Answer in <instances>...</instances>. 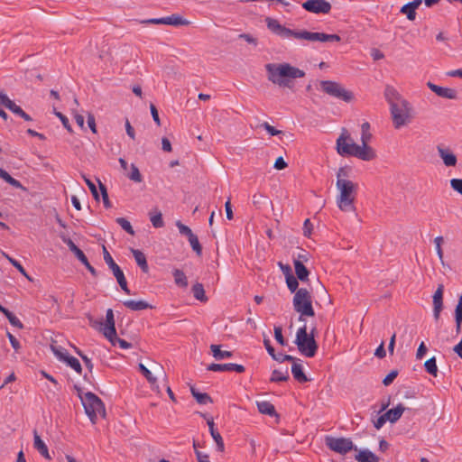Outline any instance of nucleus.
<instances>
[{
  "label": "nucleus",
  "mask_w": 462,
  "mask_h": 462,
  "mask_svg": "<svg viewBox=\"0 0 462 462\" xmlns=\"http://www.w3.org/2000/svg\"><path fill=\"white\" fill-rule=\"evenodd\" d=\"M309 258H310V254L308 252L302 250L300 253H299L297 254V256L293 257V263L296 262H300L302 264H304V263L309 261Z\"/></svg>",
  "instance_id": "4d7b16f0"
},
{
  "label": "nucleus",
  "mask_w": 462,
  "mask_h": 462,
  "mask_svg": "<svg viewBox=\"0 0 462 462\" xmlns=\"http://www.w3.org/2000/svg\"><path fill=\"white\" fill-rule=\"evenodd\" d=\"M131 252L138 266L144 273H147L149 272V266L145 254L142 251L134 248L131 249Z\"/></svg>",
  "instance_id": "4be33fe9"
},
{
  "label": "nucleus",
  "mask_w": 462,
  "mask_h": 462,
  "mask_svg": "<svg viewBox=\"0 0 462 462\" xmlns=\"http://www.w3.org/2000/svg\"><path fill=\"white\" fill-rule=\"evenodd\" d=\"M316 331L314 327L309 333L306 325L297 330L295 344L299 351L307 357H313L317 353L319 346L315 340Z\"/></svg>",
  "instance_id": "423d86ee"
},
{
  "label": "nucleus",
  "mask_w": 462,
  "mask_h": 462,
  "mask_svg": "<svg viewBox=\"0 0 462 462\" xmlns=\"http://www.w3.org/2000/svg\"><path fill=\"white\" fill-rule=\"evenodd\" d=\"M54 114L57 117H59L63 125V126L69 132H72L71 125L69 124V121L66 116H64L62 113L54 111Z\"/></svg>",
  "instance_id": "5fc2aeb1"
},
{
  "label": "nucleus",
  "mask_w": 462,
  "mask_h": 462,
  "mask_svg": "<svg viewBox=\"0 0 462 462\" xmlns=\"http://www.w3.org/2000/svg\"><path fill=\"white\" fill-rule=\"evenodd\" d=\"M75 389L78 392L87 415L93 424L96 423L97 416H106L105 405L98 396L91 392L83 394L81 389L78 386H75Z\"/></svg>",
  "instance_id": "39448f33"
},
{
  "label": "nucleus",
  "mask_w": 462,
  "mask_h": 462,
  "mask_svg": "<svg viewBox=\"0 0 462 462\" xmlns=\"http://www.w3.org/2000/svg\"><path fill=\"white\" fill-rule=\"evenodd\" d=\"M116 281L119 284V286L121 287V289L127 294H130V290L128 289V286H127V282H126V279L125 277V274L122 273L121 275L117 276L116 278Z\"/></svg>",
  "instance_id": "13d9d810"
},
{
  "label": "nucleus",
  "mask_w": 462,
  "mask_h": 462,
  "mask_svg": "<svg viewBox=\"0 0 462 462\" xmlns=\"http://www.w3.org/2000/svg\"><path fill=\"white\" fill-rule=\"evenodd\" d=\"M262 127H263L270 135L275 136L282 134V131L275 129L273 126L269 125L267 122H264L261 125Z\"/></svg>",
  "instance_id": "680f3d73"
},
{
  "label": "nucleus",
  "mask_w": 462,
  "mask_h": 462,
  "mask_svg": "<svg viewBox=\"0 0 462 462\" xmlns=\"http://www.w3.org/2000/svg\"><path fill=\"white\" fill-rule=\"evenodd\" d=\"M192 293L196 300H199L202 302H205L208 300V298L205 295V290L201 283H196L192 286Z\"/></svg>",
  "instance_id": "c9c22d12"
},
{
  "label": "nucleus",
  "mask_w": 462,
  "mask_h": 462,
  "mask_svg": "<svg viewBox=\"0 0 462 462\" xmlns=\"http://www.w3.org/2000/svg\"><path fill=\"white\" fill-rule=\"evenodd\" d=\"M88 319L90 326L95 328H98L107 339L116 337V330L115 326L114 312L112 309H108L106 310L105 322L102 320L98 321L95 319L91 315H88Z\"/></svg>",
  "instance_id": "1a4fd4ad"
},
{
  "label": "nucleus",
  "mask_w": 462,
  "mask_h": 462,
  "mask_svg": "<svg viewBox=\"0 0 462 462\" xmlns=\"http://www.w3.org/2000/svg\"><path fill=\"white\" fill-rule=\"evenodd\" d=\"M33 447L35 449L38 450V452L46 459L51 460V457L49 453L48 447L43 442V440L41 439L40 435L38 434L37 430L33 431Z\"/></svg>",
  "instance_id": "6ab92c4d"
},
{
  "label": "nucleus",
  "mask_w": 462,
  "mask_h": 462,
  "mask_svg": "<svg viewBox=\"0 0 462 462\" xmlns=\"http://www.w3.org/2000/svg\"><path fill=\"white\" fill-rule=\"evenodd\" d=\"M138 366H139V371L147 379V381L151 383L152 388L153 390H156L159 393L160 390H159V385L157 384V378L152 375V372L143 364H139Z\"/></svg>",
  "instance_id": "cd10ccee"
},
{
  "label": "nucleus",
  "mask_w": 462,
  "mask_h": 462,
  "mask_svg": "<svg viewBox=\"0 0 462 462\" xmlns=\"http://www.w3.org/2000/svg\"><path fill=\"white\" fill-rule=\"evenodd\" d=\"M103 255L106 263L108 265L116 278L124 273L119 265L114 261L105 245H103Z\"/></svg>",
  "instance_id": "aec40b11"
},
{
  "label": "nucleus",
  "mask_w": 462,
  "mask_h": 462,
  "mask_svg": "<svg viewBox=\"0 0 462 462\" xmlns=\"http://www.w3.org/2000/svg\"><path fill=\"white\" fill-rule=\"evenodd\" d=\"M127 177L134 181V182H141L143 180L142 174L140 173L139 169L136 167L135 164H131V171L128 173Z\"/></svg>",
  "instance_id": "37998d69"
},
{
  "label": "nucleus",
  "mask_w": 462,
  "mask_h": 462,
  "mask_svg": "<svg viewBox=\"0 0 462 462\" xmlns=\"http://www.w3.org/2000/svg\"><path fill=\"white\" fill-rule=\"evenodd\" d=\"M325 444L330 450L341 455H345L352 449L356 450V447L354 446L353 441L348 438L327 436L325 438Z\"/></svg>",
  "instance_id": "9b49d317"
},
{
  "label": "nucleus",
  "mask_w": 462,
  "mask_h": 462,
  "mask_svg": "<svg viewBox=\"0 0 462 462\" xmlns=\"http://www.w3.org/2000/svg\"><path fill=\"white\" fill-rule=\"evenodd\" d=\"M268 80L283 88H291V79L303 78L305 72L290 63H267L265 65Z\"/></svg>",
  "instance_id": "7ed1b4c3"
},
{
  "label": "nucleus",
  "mask_w": 462,
  "mask_h": 462,
  "mask_svg": "<svg viewBox=\"0 0 462 462\" xmlns=\"http://www.w3.org/2000/svg\"><path fill=\"white\" fill-rule=\"evenodd\" d=\"M203 417L207 420V423L209 429V432L213 439L215 440L217 444V448L218 451L223 452L225 449V445L223 439L220 435V433L215 429V423L212 417H207L205 414H203Z\"/></svg>",
  "instance_id": "a211bd4d"
},
{
  "label": "nucleus",
  "mask_w": 462,
  "mask_h": 462,
  "mask_svg": "<svg viewBox=\"0 0 462 462\" xmlns=\"http://www.w3.org/2000/svg\"><path fill=\"white\" fill-rule=\"evenodd\" d=\"M176 226L178 227L180 233L183 236H186L188 238L194 235L192 230L188 226L182 224L180 220L176 222Z\"/></svg>",
  "instance_id": "3c124183"
},
{
  "label": "nucleus",
  "mask_w": 462,
  "mask_h": 462,
  "mask_svg": "<svg viewBox=\"0 0 462 462\" xmlns=\"http://www.w3.org/2000/svg\"><path fill=\"white\" fill-rule=\"evenodd\" d=\"M98 184H99V189L101 191V195H102V199H103V204L106 208H110L112 207V205H111V202L108 198L106 188L99 180H98Z\"/></svg>",
  "instance_id": "49530a36"
},
{
  "label": "nucleus",
  "mask_w": 462,
  "mask_h": 462,
  "mask_svg": "<svg viewBox=\"0 0 462 462\" xmlns=\"http://www.w3.org/2000/svg\"><path fill=\"white\" fill-rule=\"evenodd\" d=\"M400 12H401L402 14H406V16H407L408 20H410V21H413V20H415V17H416V12H415V11H413V10L410 7V5H409L408 4L404 5L401 8Z\"/></svg>",
  "instance_id": "603ef678"
},
{
  "label": "nucleus",
  "mask_w": 462,
  "mask_h": 462,
  "mask_svg": "<svg viewBox=\"0 0 462 462\" xmlns=\"http://www.w3.org/2000/svg\"><path fill=\"white\" fill-rule=\"evenodd\" d=\"M351 171L350 167L345 166L340 167L337 172L336 186L339 190L337 204L339 209L345 212H354L356 210L354 201L357 184L348 180Z\"/></svg>",
  "instance_id": "f03ea898"
},
{
  "label": "nucleus",
  "mask_w": 462,
  "mask_h": 462,
  "mask_svg": "<svg viewBox=\"0 0 462 462\" xmlns=\"http://www.w3.org/2000/svg\"><path fill=\"white\" fill-rule=\"evenodd\" d=\"M165 24L173 26L188 25L189 21L183 19L178 14H172L171 16L165 17Z\"/></svg>",
  "instance_id": "f704fd0d"
},
{
  "label": "nucleus",
  "mask_w": 462,
  "mask_h": 462,
  "mask_svg": "<svg viewBox=\"0 0 462 462\" xmlns=\"http://www.w3.org/2000/svg\"><path fill=\"white\" fill-rule=\"evenodd\" d=\"M124 306L134 311L143 310L146 309H152V306L144 300H128L123 302Z\"/></svg>",
  "instance_id": "393cba45"
},
{
  "label": "nucleus",
  "mask_w": 462,
  "mask_h": 462,
  "mask_svg": "<svg viewBox=\"0 0 462 462\" xmlns=\"http://www.w3.org/2000/svg\"><path fill=\"white\" fill-rule=\"evenodd\" d=\"M3 255L9 261V263L14 266L23 275H24L25 277H28L27 273H26V271L25 269L22 266V264L16 261L15 259L10 257L8 254H6L5 253L3 252Z\"/></svg>",
  "instance_id": "de8ad7c7"
},
{
  "label": "nucleus",
  "mask_w": 462,
  "mask_h": 462,
  "mask_svg": "<svg viewBox=\"0 0 462 462\" xmlns=\"http://www.w3.org/2000/svg\"><path fill=\"white\" fill-rule=\"evenodd\" d=\"M192 396L199 404L212 403L213 400L208 393H199L194 386L190 387Z\"/></svg>",
  "instance_id": "2f4dec72"
},
{
  "label": "nucleus",
  "mask_w": 462,
  "mask_h": 462,
  "mask_svg": "<svg viewBox=\"0 0 462 462\" xmlns=\"http://www.w3.org/2000/svg\"><path fill=\"white\" fill-rule=\"evenodd\" d=\"M267 28L282 39H297L310 42H328L329 34L324 32H311L306 30L295 31L281 24L276 19L267 17L265 19Z\"/></svg>",
  "instance_id": "20e7f679"
},
{
  "label": "nucleus",
  "mask_w": 462,
  "mask_h": 462,
  "mask_svg": "<svg viewBox=\"0 0 462 462\" xmlns=\"http://www.w3.org/2000/svg\"><path fill=\"white\" fill-rule=\"evenodd\" d=\"M312 229H313L312 223L310 222V219H306L303 224V235L306 237H310L311 236Z\"/></svg>",
  "instance_id": "69168bd1"
},
{
  "label": "nucleus",
  "mask_w": 462,
  "mask_h": 462,
  "mask_svg": "<svg viewBox=\"0 0 462 462\" xmlns=\"http://www.w3.org/2000/svg\"><path fill=\"white\" fill-rule=\"evenodd\" d=\"M113 346H116V344L119 345V346L123 349H128L132 346V345L125 341V339L119 338L117 335L116 334V337H111V339H108Z\"/></svg>",
  "instance_id": "8fccbe9b"
},
{
  "label": "nucleus",
  "mask_w": 462,
  "mask_h": 462,
  "mask_svg": "<svg viewBox=\"0 0 462 462\" xmlns=\"http://www.w3.org/2000/svg\"><path fill=\"white\" fill-rule=\"evenodd\" d=\"M288 166L287 162L283 160L282 156L278 157L274 162L273 167L276 170H283Z\"/></svg>",
  "instance_id": "774afa93"
},
{
  "label": "nucleus",
  "mask_w": 462,
  "mask_h": 462,
  "mask_svg": "<svg viewBox=\"0 0 462 462\" xmlns=\"http://www.w3.org/2000/svg\"><path fill=\"white\" fill-rule=\"evenodd\" d=\"M150 110H151V114H152L153 121L156 123V125L158 126H160L161 125V120H160V117H159L158 110H157L156 106L153 104L150 105Z\"/></svg>",
  "instance_id": "338daca9"
},
{
  "label": "nucleus",
  "mask_w": 462,
  "mask_h": 462,
  "mask_svg": "<svg viewBox=\"0 0 462 462\" xmlns=\"http://www.w3.org/2000/svg\"><path fill=\"white\" fill-rule=\"evenodd\" d=\"M274 337L280 345H286V340L282 336V328L281 327H274Z\"/></svg>",
  "instance_id": "6e6d98bb"
},
{
  "label": "nucleus",
  "mask_w": 462,
  "mask_h": 462,
  "mask_svg": "<svg viewBox=\"0 0 462 462\" xmlns=\"http://www.w3.org/2000/svg\"><path fill=\"white\" fill-rule=\"evenodd\" d=\"M172 275L174 277V282L176 285L181 288H186L188 286L187 277L181 270L174 269L172 272Z\"/></svg>",
  "instance_id": "473e14b6"
},
{
  "label": "nucleus",
  "mask_w": 462,
  "mask_h": 462,
  "mask_svg": "<svg viewBox=\"0 0 462 462\" xmlns=\"http://www.w3.org/2000/svg\"><path fill=\"white\" fill-rule=\"evenodd\" d=\"M208 371L213 372H236V373H244L245 368L242 365L238 364H210L208 368Z\"/></svg>",
  "instance_id": "dca6fc26"
},
{
  "label": "nucleus",
  "mask_w": 462,
  "mask_h": 462,
  "mask_svg": "<svg viewBox=\"0 0 462 462\" xmlns=\"http://www.w3.org/2000/svg\"><path fill=\"white\" fill-rule=\"evenodd\" d=\"M427 86L431 91L440 97L448 99H457V92L454 88L440 87L430 81L427 83Z\"/></svg>",
  "instance_id": "f3484780"
},
{
  "label": "nucleus",
  "mask_w": 462,
  "mask_h": 462,
  "mask_svg": "<svg viewBox=\"0 0 462 462\" xmlns=\"http://www.w3.org/2000/svg\"><path fill=\"white\" fill-rule=\"evenodd\" d=\"M393 124L395 129L407 125L413 119V108L410 102L403 99L390 106Z\"/></svg>",
  "instance_id": "6e6552de"
},
{
  "label": "nucleus",
  "mask_w": 462,
  "mask_h": 462,
  "mask_svg": "<svg viewBox=\"0 0 462 462\" xmlns=\"http://www.w3.org/2000/svg\"><path fill=\"white\" fill-rule=\"evenodd\" d=\"M293 265L296 277L302 282H307L309 279L310 272L306 266L300 262L294 263Z\"/></svg>",
  "instance_id": "c756f323"
},
{
  "label": "nucleus",
  "mask_w": 462,
  "mask_h": 462,
  "mask_svg": "<svg viewBox=\"0 0 462 462\" xmlns=\"http://www.w3.org/2000/svg\"><path fill=\"white\" fill-rule=\"evenodd\" d=\"M188 239L193 251L197 254V255L200 256L202 254V246L199 241L198 236L196 235H193Z\"/></svg>",
  "instance_id": "c03bdc74"
},
{
  "label": "nucleus",
  "mask_w": 462,
  "mask_h": 462,
  "mask_svg": "<svg viewBox=\"0 0 462 462\" xmlns=\"http://www.w3.org/2000/svg\"><path fill=\"white\" fill-rule=\"evenodd\" d=\"M292 304L294 310L300 314L299 320L304 321V317H314L310 292L306 288H300L294 294Z\"/></svg>",
  "instance_id": "0eeeda50"
},
{
  "label": "nucleus",
  "mask_w": 462,
  "mask_h": 462,
  "mask_svg": "<svg viewBox=\"0 0 462 462\" xmlns=\"http://www.w3.org/2000/svg\"><path fill=\"white\" fill-rule=\"evenodd\" d=\"M443 293L444 285L439 284L436 291L433 294V316L435 320H439L440 313L443 310Z\"/></svg>",
  "instance_id": "2eb2a0df"
},
{
  "label": "nucleus",
  "mask_w": 462,
  "mask_h": 462,
  "mask_svg": "<svg viewBox=\"0 0 462 462\" xmlns=\"http://www.w3.org/2000/svg\"><path fill=\"white\" fill-rule=\"evenodd\" d=\"M355 459L358 462H379V457L368 449L360 450Z\"/></svg>",
  "instance_id": "a878e982"
},
{
  "label": "nucleus",
  "mask_w": 462,
  "mask_h": 462,
  "mask_svg": "<svg viewBox=\"0 0 462 462\" xmlns=\"http://www.w3.org/2000/svg\"><path fill=\"white\" fill-rule=\"evenodd\" d=\"M405 411V407L400 403L395 408L390 409L385 412V419L391 423L396 422Z\"/></svg>",
  "instance_id": "5701e85b"
},
{
  "label": "nucleus",
  "mask_w": 462,
  "mask_h": 462,
  "mask_svg": "<svg viewBox=\"0 0 462 462\" xmlns=\"http://www.w3.org/2000/svg\"><path fill=\"white\" fill-rule=\"evenodd\" d=\"M371 133H361V145L353 142L347 130L343 129L337 140V151L341 156H353L369 162L376 158L375 151L369 146Z\"/></svg>",
  "instance_id": "f257e3e1"
},
{
  "label": "nucleus",
  "mask_w": 462,
  "mask_h": 462,
  "mask_svg": "<svg viewBox=\"0 0 462 462\" xmlns=\"http://www.w3.org/2000/svg\"><path fill=\"white\" fill-rule=\"evenodd\" d=\"M6 336L8 337L13 348L15 350V352H18L21 348L20 342L17 340V338L13 334H11L8 331L6 332Z\"/></svg>",
  "instance_id": "052dcab7"
},
{
  "label": "nucleus",
  "mask_w": 462,
  "mask_h": 462,
  "mask_svg": "<svg viewBox=\"0 0 462 462\" xmlns=\"http://www.w3.org/2000/svg\"><path fill=\"white\" fill-rule=\"evenodd\" d=\"M302 7L313 14H328L331 10V5L327 0H307L302 4Z\"/></svg>",
  "instance_id": "ddd939ff"
},
{
  "label": "nucleus",
  "mask_w": 462,
  "mask_h": 462,
  "mask_svg": "<svg viewBox=\"0 0 462 462\" xmlns=\"http://www.w3.org/2000/svg\"><path fill=\"white\" fill-rule=\"evenodd\" d=\"M437 152L446 167H455L457 165V158L450 148L438 145Z\"/></svg>",
  "instance_id": "4468645a"
},
{
  "label": "nucleus",
  "mask_w": 462,
  "mask_h": 462,
  "mask_svg": "<svg viewBox=\"0 0 462 462\" xmlns=\"http://www.w3.org/2000/svg\"><path fill=\"white\" fill-rule=\"evenodd\" d=\"M450 186L455 191L462 195V179H452Z\"/></svg>",
  "instance_id": "0e129e2a"
},
{
  "label": "nucleus",
  "mask_w": 462,
  "mask_h": 462,
  "mask_svg": "<svg viewBox=\"0 0 462 462\" xmlns=\"http://www.w3.org/2000/svg\"><path fill=\"white\" fill-rule=\"evenodd\" d=\"M455 321H456V332H457V334H458L461 331V327H462V308L456 307Z\"/></svg>",
  "instance_id": "09e8293b"
},
{
  "label": "nucleus",
  "mask_w": 462,
  "mask_h": 462,
  "mask_svg": "<svg viewBox=\"0 0 462 462\" xmlns=\"http://www.w3.org/2000/svg\"><path fill=\"white\" fill-rule=\"evenodd\" d=\"M257 409L260 413L266 414L271 417H278V413L276 412L275 407L270 402L262 401L257 402Z\"/></svg>",
  "instance_id": "b1692460"
},
{
  "label": "nucleus",
  "mask_w": 462,
  "mask_h": 462,
  "mask_svg": "<svg viewBox=\"0 0 462 462\" xmlns=\"http://www.w3.org/2000/svg\"><path fill=\"white\" fill-rule=\"evenodd\" d=\"M277 362L283 363L285 361L294 362L296 361V358L290 355H284V354H276L274 357L273 358Z\"/></svg>",
  "instance_id": "bf43d9fd"
},
{
  "label": "nucleus",
  "mask_w": 462,
  "mask_h": 462,
  "mask_svg": "<svg viewBox=\"0 0 462 462\" xmlns=\"http://www.w3.org/2000/svg\"><path fill=\"white\" fill-rule=\"evenodd\" d=\"M298 280L299 279L295 277L292 273L285 277L287 287L291 292H296L299 290Z\"/></svg>",
  "instance_id": "ea45409f"
},
{
  "label": "nucleus",
  "mask_w": 462,
  "mask_h": 462,
  "mask_svg": "<svg viewBox=\"0 0 462 462\" xmlns=\"http://www.w3.org/2000/svg\"><path fill=\"white\" fill-rule=\"evenodd\" d=\"M62 241L68 245L69 250L75 254V256L79 259V261L86 266V268L89 271V273L93 276H97V271L96 269L89 263L87 256L83 253L81 249H79L74 242L67 237V236H61Z\"/></svg>",
  "instance_id": "f8f14e48"
},
{
  "label": "nucleus",
  "mask_w": 462,
  "mask_h": 462,
  "mask_svg": "<svg viewBox=\"0 0 462 462\" xmlns=\"http://www.w3.org/2000/svg\"><path fill=\"white\" fill-rule=\"evenodd\" d=\"M0 178L16 189H24L22 183L13 178L6 171L0 168Z\"/></svg>",
  "instance_id": "72a5a7b5"
},
{
  "label": "nucleus",
  "mask_w": 462,
  "mask_h": 462,
  "mask_svg": "<svg viewBox=\"0 0 462 462\" xmlns=\"http://www.w3.org/2000/svg\"><path fill=\"white\" fill-rule=\"evenodd\" d=\"M210 350L212 352L214 358L217 360L229 358L233 356V353L231 351H222L220 349V346L218 345H211Z\"/></svg>",
  "instance_id": "7c9ffc66"
},
{
  "label": "nucleus",
  "mask_w": 462,
  "mask_h": 462,
  "mask_svg": "<svg viewBox=\"0 0 462 462\" xmlns=\"http://www.w3.org/2000/svg\"><path fill=\"white\" fill-rule=\"evenodd\" d=\"M290 378L288 369H285V371H280V370H273L272 373V376L270 378L271 382H286Z\"/></svg>",
  "instance_id": "e433bc0d"
},
{
  "label": "nucleus",
  "mask_w": 462,
  "mask_h": 462,
  "mask_svg": "<svg viewBox=\"0 0 462 462\" xmlns=\"http://www.w3.org/2000/svg\"><path fill=\"white\" fill-rule=\"evenodd\" d=\"M398 375V371L397 370H393L391 371L385 377L384 379L383 380V383L385 385V386H388L390 385L393 380L397 377Z\"/></svg>",
  "instance_id": "e2e57ef3"
},
{
  "label": "nucleus",
  "mask_w": 462,
  "mask_h": 462,
  "mask_svg": "<svg viewBox=\"0 0 462 462\" xmlns=\"http://www.w3.org/2000/svg\"><path fill=\"white\" fill-rule=\"evenodd\" d=\"M51 349L52 351V353L54 354V356L60 360V361H64L66 359V357L69 356L68 352L66 349H64L63 347L61 346H56L54 344H51Z\"/></svg>",
  "instance_id": "58836bf2"
},
{
  "label": "nucleus",
  "mask_w": 462,
  "mask_h": 462,
  "mask_svg": "<svg viewBox=\"0 0 462 462\" xmlns=\"http://www.w3.org/2000/svg\"><path fill=\"white\" fill-rule=\"evenodd\" d=\"M149 215H150V220L155 228H160L164 226L162 215L160 210L155 209L154 212H150Z\"/></svg>",
  "instance_id": "4c0bfd02"
},
{
  "label": "nucleus",
  "mask_w": 462,
  "mask_h": 462,
  "mask_svg": "<svg viewBox=\"0 0 462 462\" xmlns=\"http://www.w3.org/2000/svg\"><path fill=\"white\" fill-rule=\"evenodd\" d=\"M116 222L129 235H134V231L131 223L125 217H117Z\"/></svg>",
  "instance_id": "a18cd8bd"
},
{
  "label": "nucleus",
  "mask_w": 462,
  "mask_h": 462,
  "mask_svg": "<svg viewBox=\"0 0 462 462\" xmlns=\"http://www.w3.org/2000/svg\"><path fill=\"white\" fill-rule=\"evenodd\" d=\"M63 362H65L69 366H70L78 374H81L82 367H81L79 361L76 357L70 356L69 355Z\"/></svg>",
  "instance_id": "a19ab883"
},
{
  "label": "nucleus",
  "mask_w": 462,
  "mask_h": 462,
  "mask_svg": "<svg viewBox=\"0 0 462 462\" xmlns=\"http://www.w3.org/2000/svg\"><path fill=\"white\" fill-rule=\"evenodd\" d=\"M291 373L294 379L299 383H306L309 380L303 372L302 365L296 361H294L292 364Z\"/></svg>",
  "instance_id": "c85d7f7f"
},
{
  "label": "nucleus",
  "mask_w": 462,
  "mask_h": 462,
  "mask_svg": "<svg viewBox=\"0 0 462 462\" xmlns=\"http://www.w3.org/2000/svg\"><path fill=\"white\" fill-rule=\"evenodd\" d=\"M425 370L431 375L437 376L438 374V366L436 364V358L431 357L428 359L424 364Z\"/></svg>",
  "instance_id": "79ce46f5"
},
{
  "label": "nucleus",
  "mask_w": 462,
  "mask_h": 462,
  "mask_svg": "<svg viewBox=\"0 0 462 462\" xmlns=\"http://www.w3.org/2000/svg\"><path fill=\"white\" fill-rule=\"evenodd\" d=\"M384 97L390 106L403 100L404 98L400 93L392 86H387L384 90Z\"/></svg>",
  "instance_id": "412c9836"
},
{
  "label": "nucleus",
  "mask_w": 462,
  "mask_h": 462,
  "mask_svg": "<svg viewBox=\"0 0 462 462\" xmlns=\"http://www.w3.org/2000/svg\"><path fill=\"white\" fill-rule=\"evenodd\" d=\"M322 90L328 95L338 99L349 102L353 99V94L345 89L339 83L331 80H322L320 82Z\"/></svg>",
  "instance_id": "9d476101"
},
{
  "label": "nucleus",
  "mask_w": 462,
  "mask_h": 462,
  "mask_svg": "<svg viewBox=\"0 0 462 462\" xmlns=\"http://www.w3.org/2000/svg\"><path fill=\"white\" fill-rule=\"evenodd\" d=\"M0 312H2L7 318L8 321L12 326L19 329L23 328V324L20 321V319L13 312H11L8 309L2 306L1 304Z\"/></svg>",
  "instance_id": "bb28decb"
},
{
  "label": "nucleus",
  "mask_w": 462,
  "mask_h": 462,
  "mask_svg": "<svg viewBox=\"0 0 462 462\" xmlns=\"http://www.w3.org/2000/svg\"><path fill=\"white\" fill-rule=\"evenodd\" d=\"M82 177H83L86 184L88 185V189H90L95 199L98 200L99 195H98V192H97L95 183L92 180H90L88 178H87L85 175H82Z\"/></svg>",
  "instance_id": "864d4df0"
}]
</instances>
